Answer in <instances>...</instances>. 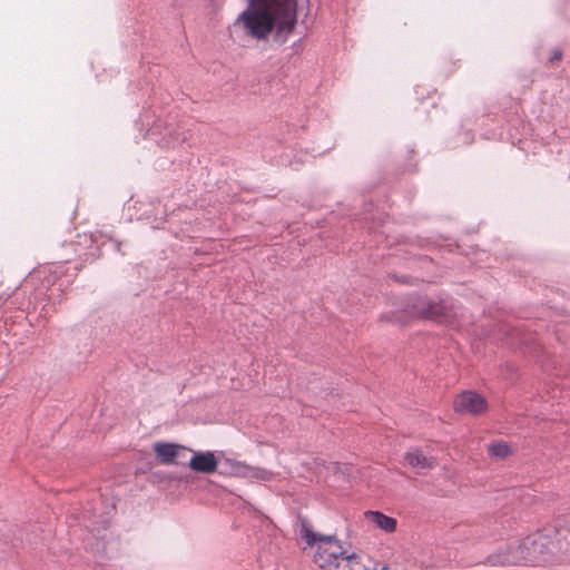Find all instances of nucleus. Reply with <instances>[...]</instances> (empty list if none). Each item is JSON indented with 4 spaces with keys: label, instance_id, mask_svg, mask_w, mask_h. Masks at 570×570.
Instances as JSON below:
<instances>
[{
    "label": "nucleus",
    "instance_id": "f03ea898",
    "mask_svg": "<svg viewBox=\"0 0 570 570\" xmlns=\"http://www.w3.org/2000/svg\"><path fill=\"white\" fill-rule=\"evenodd\" d=\"M299 537L314 550V562L323 570H335L340 562L346 563L348 551L335 535L313 531L306 523L301 524Z\"/></svg>",
    "mask_w": 570,
    "mask_h": 570
},
{
    "label": "nucleus",
    "instance_id": "9d476101",
    "mask_svg": "<svg viewBox=\"0 0 570 570\" xmlns=\"http://www.w3.org/2000/svg\"><path fill=\"white\" fill-rule=\"evenodd\" d=\"M365 519L375 528H379L387 533L394 532L396 529V520L392 517L385 515L380 511L365 512Z\"/></svg>",
    "mask_w": 570,
    "mask_h": 570
},
{
    "label": "nucleus",
    "instance_id": "f8f14e48",
    "mask_svg": "<svg viewBox=\"0 0 570 570\" xmlns=\"http://www.w3.org/2000/svg\"><path fill=\"white\" fill-rule=\"evenodd\" d=\"M511 450L510 446L504 442H497L489 446V453L490 455L498 458V459H504L510 454Z\"/></svg>",
    "mask_w": 570,
    "mask_h": 570
},
{
    "label": "nucleus",
    "instance_id": "20e7f679",
    "mask_svg": "<svg viewBox=\"0 0 570 570\" xmlns=\"http://www.w3.org/2000/svg\"><path fill=\"white\" fill-rule=\"evenodd\" d=\"M529 550L527 551L529 557H535L541 554L542 560L539 562H528L530 566H544L553 561L556 546L550 535L544 533H535L525 538Z\"/></svg>",
    "mask_w": 570,
    "mask_h": 570
},
{
    "label": "nucleus",
    "instance_id": "423d86ee",
    "mask_svg": "<svg viewBox=\"0 0 570 570\" xmlns=\"http://www.w3.org/2000/svg\"><path fill=\"white\" fill-rule=\"evenodd\" d=\"M453 406L455 412L471 415H480L488 410L485 399L473 391H464L459 394L454 400Z\"/></svg>",
    "mask_w": 570,
    "mask_h": 570
},
{
    "label": "nucleus",
    "instance_id": "7ed1b4c3",
    "mask_svg": "<svg viewBox=\"0 0 570 570\" xmlns=\"http://www.w3.org/2000/svg\"><path fill=\"white\" fill-rule=\"evenodd\" d=\"M529 547L525 543V538L522 540L513 541L502 548L497 554L491 557L493 564H520L528 562H539L542 560L541 554L530 558L528 554Z\"/></svg>",
    "mask_w": 570,
    "mask_h": 570
},
{
    "label": "nucleus",
    "instance_id": "1a4fd4ad",
    "mask_svg": "<svg viewBox=\"0 0 570 570\" xmlns=\"http://www.w3.org/2000/svg\"><path fill=\"white\" fill-rule=\"evenodd\" d=\"M404 464L415 470L417 473L434 469L436 460L434 456L424 454L420 449L413 448L404 453Z\"/></svg>",
    "mask_w": 570,
    "mask_h": 570
},
{
    "label": "nucleus",
    "instance_id": "0eeeda50",
    "mask_svg": "<svg viewBox=\"0 0 570 570\" xmlns=\"http://www.w3.org/2000/svg\"><path fill=\"white\" fill-rule=\"evenodd\" d=\"M191 458L189 459V468L199 473H214L217 471L219 459L215 452L212 451H191Z\"/></svg>",
    "mask_w": 570,
    "mask_h": 570
},
{
    "label": "nucleus",
    "instance_id": "ddd939ff",
    "mask_svg": "<svg viewBox=\"0 0 570 570\" xmlns=\"http://www.w3.org/2000/svg\"><path fill=\"white\" fill-rule=\"evenodd\" d=\"M554 59H560L561 58V52L557 51L553 56Z\"/></svg>",
    "mask_w": 570,
    "mask_h": 570
},
{
    "label": "nucleus",
    "instance_id": "6e6552de",
    "mask_svg": "<svg viewBox=\"0 0 570 570\" xmlns=\"http://www.w3.org/2000/svg\"><path fill=\"white\" fill-rule=\"evenodd\" d=\"M153 450L163 464H177L178 459L188 451L186 446L171 442H156Z\"/></svg>",
    "mask_w": 570,
    "mask_h": 570
},
{
    "label": "nucleus",
    "instance_id": "f257e3e1",
    "mask_svg": "<svg viewBox=\"0 0 570 570\" xmlns=\"http://www.w3.org/2000/svg\"><path fill=\"white\" fill-rule=\"evenodd\" d=\"M246 8L233 22L235 30L257 42L271 38L284 43L297 22V0H246Z\"/></svg>",
    "mask_w": 570,
    "mask_h": 570
},
{
    "label": "nucleus",
    "instance_id": "39448f33",
    "mask_svg": "<svg viewBox=\"0 0 570 570\" xmlns=\"http://www.w3.org/2000/svg\"><path fill=\"white\" fill-rule=\"evenodd\" d=\"M220 474L244 479H255L266 481L272 478V473L258 466L248 465L233 459H225L222 464Z\"/></svg>",
    "mask_w": 570,
    "mask_h": 570
},
{
    "label": "nucleus",
    "instance_id": "9b49d317",
    "mask_svg": "<svg viewBox=\"0 0 570 570\" xmlns=\"http://www.w3.org/2000/svg\"><path fill=\"white\" fill-rule=\"evenodd\" d=\"M417 313L425 318H436L442 315L444 307L439 303L421 301L415 305Z\"/></svg>",
    "mask_w": 570,
    "mask_h": 570
}]
</instances>
